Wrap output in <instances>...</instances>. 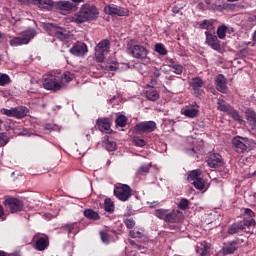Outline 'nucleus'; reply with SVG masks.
Instances as JSON below:
<instances>
[{
  "label": "nucleus",
  "mask_w": 256,
  "mask_h": 256,
  "mask_svg": "<svg viewBox=\"0 0 256 256\" xmlns=\"http://www.w3.org/2000/svg\"><path fill=\"white\" fill-rule=\"evenodd\" d=\"M114 195L119 201L127 202L132 195V189L127 184L119 183L114 188Z\"/></svg>",
  "instance_id": "obj_6"
},
{
  "label": "nucleus",
  "mask_w": 256,
  "mask_h": 256,
  "mask_svg": "<svg viewBox=\"0 0 256 256\" xmlns=\"http://www.w3.org/2000/svg\"><path fill=\"white\" fill-rule=\"evenodd\" d=\"M1 115H6L7 117H13L16 119H23L25 116H27V110L24 108H12V109H6L2 108L0 110Z\"/></svg>",
  "instance_id": "obj_11"
},
{
  "label": "nucleus",
  "mask_w": 256,
  "mask_h": 256,
  "mask_svg": "<svg viewBox=\"0 0 256 256\" xmlns=\"http://www.w3.org/2000/svg\"><path fill=\"white\" fill-rule=\"evenodd\" d=\"M157 205H159V202L154 201V202L150 203V208H154Z\"/></svg>",
  "instance_id": "obj_62"
},
{
  "label": "nucleus",
  "mask_w": 256,
  "mask_h": 256,
  "mask_svg": "<svg viewBox=\"0 0 256 256\" xmlns=\"http://www.w3.org/2000/svg\"><path fill=\"white\" fill-rule=\"evenodd\" d=\"M9 142H10V138L6 135L5 132H1L0 133V147H4Z\"/></svg>",
  "instance_id": "obj_44"
},
{
  "label": "nucleus",
  "mask_w": 256,
  "mask_h": 256,
  "mask_svg": "<svg viewBox=\"0 0 256 256\" xmlns=\"http://www.w3.org/2000/svg\"><path fill=\"white\" fill-rule=\"evenodd\" d=\"M227 115H230L234 121H238L240 124H243L244 120L239 115V112L235 109H232L227 113Z\"/></svg>",
  "instance_id": "obj_35"
},
{
  "label": "nucleus",
  "mask_w": 256,
  "mask_h": 256,
  "mask_svg": "<svg viewBox=\"0 0 256 256\" xmlns=\"http://www.w3.org/2000/svg\"><path fill=\"white\" fill-rule=\"evenodd\" d=\"M104 11L108 15H117L118 17L127 16L129 11L127 8H121L118 5L110 4L104 8Z\"/></svg>",
  "instance_id": "obj_13"
},
{
  "label": "nucleus",
  "mask_w": 256,
  "mask_h": 256,
  "mask_svg": "<svg viewBox=\"0 0 256 256\" xmlns=\"http://www.w3.org/2000/svg\"><path fill=\"white\" fill-rule=\"evenodd\" d=\"M124 224L126 225L127 229H133L136 225V222L132 218H126L124 219Z\"/></svg>",
  "instance_id": "obj_48"
},
{
  "label": "nucleus",
  "mask_w": 256,
  "mask_h": 256,
  "mask_svg": "<svg viewBox=\"0 0 256 256\" xmlns=\"http://www.w3.org/2000/svg\"><path fill=\"white\" fill-rule=\"evenodd\" d=\"M105 211L108 213L114 212V203L111 201L110 198L105 199Z\"/></svg>",
  "instance_id": "obj_39"
},
{
  "label": "nucleus",
  "mask_w": 256,
  "mask_h": 256,
  "mask_svg": "<svg viewBox=\"0 0 256 256\" xmlns=\"http://www.w3.org/2000/svg\"><path fill=\"white\" fill-rule=\"evenodd\" d=\"M36 35L37 31L35 29H28L23 32L22 36L14 37L10 40L9 44L12 47L27 45Z\"/></svg>",
  "instance_id": "obj_4"
},
{
  "label": "nucleus",
  "mask_w": 256,
  "mask_h": 256,
  "mask_svg": "<svg viewBox=\"0 0 256 256\" xmlns=\"http://www.w3.org/2000/svg\"><path fill=\"white\" fill-rule=\"evenodd\" d=\"M192 184L196 189L200 191H202L205 188V182L203 178L192 181Z\"/></svg>",
  "instance_id": "obj_40"
},
{
  "label": "nucleus",
  "mask_w": 256,
  "mask_h": 256,
  "mask_svg": "<svg viewBox=\"0 0 256 256\" xmlns=\"http://www.w3.org/2000/svg\"><path fill=\"white\" fill-rule=\"evenodd\" d=\"M127 117L124 115H118V117L115 119L116 126L124 128L127 126Z\"/></svg>",
  "instance_id": "obj_34"
},
{
  "label": "nucleus",
  "mask_w": 256,
  "mask_h": 256,
  "mask_svg": "<svg viewBox=\"0 0 256 256\" xmlns=\"http://www.w3.org/2000/svg\"><path fill=\"white\" fill-rule=\"evenodd\" d=\"M164 222L168 224H177L180 222V218L178 216V212L173 211L169 212L166 216V218L163 220Z\"/></svg>",
  "instance_id": "obj_25"
},
{
  "label": "nucleus",
  "mask_w": 256,
  "mask_h": 256,
  "mask_svg": "<svg viewBox=\"0 0 256 256\" xmlns=\"http://www.w3.org/2000/svg\"><path fill=\"white\" fill-rule=\"evenodd\" d=\"M72 1V4H74V5H79L80 3H83V2H85V0H71Z\"/></svg>",
  "instance_id": "obj_56"
},
{
  "label": "nucleus",
  "mask_w": 256,
  "mask_h": 256,
  "mask_svg": "<svg viewBox=\"0 0 256 256\" xmlns=\"http://www.w3.org/2000/svg\"><path fill=\"white\" fill-rule=\"evenodd\" d=\"M228 80L226 76L223 74H218L215 78V85H216V90L220 93H227L228 90Z\"/></svg>",
  "instance_id": "obj_20"
},
{
  "label": "nucleus",
  "mask_w": 256,
  "mask_h": 256,
  "mask_svg": "<svg viewBox=\"0 0 256 256\" xmlns=\"http://www.w3.org/2000/svg\"><path fill=\"white\" fill-rule=\"evenodd\" d=\"M117 70H118V67L113 66V65L109 66V71H117Z\"/></svg>",
  "instance_id": "obj_61"
},
{
  "label": "nucleus",
  "mask_w": 256,
  "mask_h": 256,
  "mask_svg": "<svg viewBox=\"0 0 256 256\" xmlns=\"http://www.w3.org/2000/svg\"><path fill=\"white\" fill-rule=\"evenodd\" d=\"M189 205H190V201L187 198H182L180 200L178 208L185 211L189 208Z\"/></svg>",
  "instance_id": "obj_43"
},
{
  "label": "nucleus",
  "mask_w": 256,
  "mask_h": 256,
  "mask_svg": "<svg viewBox=\"0 0 256 256\" xmlns=\"http://www.w3.org/2000/svg\"><path fill=\"white\" fill-rule=\"evenodd\" d=\"M155 51L160 55V56H165L168 54L167 49H165L163 44H155Z\"/></svg>",
  "instance_id": "obj_41"
},
{
  "label": "nucleus",
  "mask_w": 256,
  "mask_h": 256,
  "mask_svg": "<svg viewBox=\"0 0 256 256\" xmlns=\"http://www.w3.org/2000/svg\"><path fill=\"white\" fill-rule=\"evenodd\" d=\"M22 4L36 5L41 9L52 10L55 2L53 0H19Z\"/></svg>",
  "instance_id": "obj_12"
},
{
  "label": "nucleus",
  "mask_w": 256,
  "mask_h": 256,
  "mask_svg": "<svg viewBox=\"0 0 256 256\" xmlns=\"http://www.w3.org/2000/svg\"><path fill=\"white\" fill-rule=\"evenodd\" d=\"M60 81L62 83H70L74 79V74L69 71L64 72V74L60 75Z\"/></svg>",
  "instance_id": "obj_33"
},
{
  "label": "nucleus",
  "mask_w": 256,
  "mask_h": 256,
  "mask_svg": "<svg viewBox=\"0 0 256 256\" xmlns=\"http://www.w3.org/2000/svg\"><path fill=\"white\" fill-rule=\"evenodd\" d=\"M201 175H202L201 170H199V169L192 170L189 172L188 181L189 182L197 181V180L201 179Z\"/></svg>",
  "instance_id": "obj_29"
},
{
  "label": "nucleus",
  "mask_w": 256,
  "mask_h": 256,
  "mask_svg": "<svg viewBox=\"0 0 256 256\" xmlns=\"http://www.w3.org/2000/svg\"><path fill=\"white\" fill-rule=\"evenodd\" d=\"M247 21L250 22V23H254L256 21V15H250L247 18Z\"/></svg>",
  "instance_id": "obj_54"
},
{
  "label": "nucleus",
  "mask_w": 256,
  "mask_h": 256,
  "mask_svg": "<svg viewBox=\"0 0 256 256\" xmlns=\"http://www.w3.org/2000/svg\"><path fill=\"white\" fill-rule=\"evenodd\" d=\"M153 78H160L161 72L159 69L156 68L155 72L152 73Z\"/></svg>",
  "instance_id": "obj_53"
},
{
  "label": "nucleus",
  "mask_w": 256,
  "mask_h": 256,
  "mask_svg": "<svg viewBox=\"0 0 256 256\" xmlns=\"http://www.w3.org/2000/svg\"><path fill=\"white\" fill-rule=\"evenodd\" d=\"M99 10L96 6L91 4H83L74 16H72L71 21L75 24H83L88 21H93L98 18Z\"/></svg>",
  "instance_id": "obj_1"
},
{
  "label": "nucleus",
  "mask_w": 256,
  "mask_h": 256,
  "mask_svg": "<svg viewBox=\"0 0 256 256\" xmlns=\"http://www.w3.org/2000/svg\"><path fill=\"white\" fill-rule=\"evenodd\" d=\"M193 94L196 97H201L205 94L203 88L205 87V81L201 77H194L190 82Z\"/></svg>",
  "instance_id": "obj_10"
},
{
  "label": "nucleus",
  "mask_w": 256,
  "mask_h": 256,
  "mask_svg": "<svg viewBox=\"0 0 256 256\" xmlns=\"http://www.w3.org/2000/svg\"><path fill=\"white\" fill-rule=\"evenodd\" d=\"M157 128V125L154 121H144L138 124H135L134 129L139 134H149L153 133Z\"/></svg>",
  "instance_id": "obj_9"
},
{
  "label": "nucleus",
  "mask_w": 256,
  "mask_h": 256,
  "mask_svg": "<svg viewBox=\"0 0 256 256\" xmlns=\"http://www.w3.org/2000/svg\"><path fill=\"white\" fill-rule=\"evenodd\" d=\"M243 243V239L235 238L232 241L224 243V246L221 249L220 253H222L223 256L231 255L235 253L239 249V245Z\"/></svg>",
  "instance_id": "obj_8"
},
{
  "label": "nucleus",
  "mask_w": 256,
  "mask_h": 256,
  "mask_svg": "<svg viewBox=\"0 0 256 256\" xmlns=\"http://www.w3.org/2000/svg\"><path fill=\"white\" fill-rule=\"evenodd\" d=\"M62 228L68 234L77 235L80 232V223L79 222H72V223L63 225Z\"/></svg>",
  "instance_id": "obj_24"
},
{
  "label": "nucleus",
  "mask_w": 256,
  "mask_h": 256,
  "mask_svg": "<svg viewBox=\"0 0 256 256\" xmlns=\"http://www.w3.org/2000/svg\"><path fill=\"white\" fill-rule=\"evenodd\" d=\"M11 78L8 74H1L0 75V86H5L10 84Z\"/></svg>",
  "instance_id": "obj_42"
},
{
  "label": "nucleus",
  "mask_w": 256,
  "mask_h": 256,
  "mask_svg": "<svg viewBox=\"0 0 256 256\" xmlns=\"http://www.w3.org/2000/svg\"><path fill=\"white\" fill-rule=\"evenodd\" d=\"M256 226V220L255 219H250L247 220V218H243L242 221L233 223L228 229H227V234L229 235H235L240 232L244 233H252L251 228Z\"/></svg>",
  "instance_id": "obj_2"
},
{
  "label": "nucleus",
  "mask_w": 256,
  "mask_h": 256,
  "mask_svg": "<svg viewBox=\"0 0 256 256\" xmlns=\"http://www.w3.org/2000/svg\"><path fill=\"white\" fill-rule=\"evenodd\" d=\"M49 247V238L47 235L37 237L34 249L39 252H44Z\"/></svg>",
  "instance_id": "obj_23"
},
{
  "label": "nucleus",
  "mask_w": 256,
  "mask_h": 256,
  "mask_svg": "<svg viewBox=\"0 0 256 256\" xmlns=\"http://www.w3.org/2000/svg\"><path fill=\"white\" fill-rule=\"evenodd\" d=\"M177 65L178 63H176V61H174L173 59H168V67L173 68Z\"/></svg>",
  "instance_id": "obj_52"
},
{
  "label": "nucleus",
  "mask_w": 256,
  "mask_h": 256,
  "mask_svg": "<svg viewBox=\"0 0 256 256\" xmlns=\"http://www.w3.org/2000/svg\"><path fill=\"white\" fill-rule=\"evenodd\" d=\"M4 215H5L4 208H3L2 205H0V219H1L2 217H4Z\"/></svg>",
  "instance_id": "obj_57"
},
{
  "label": "nucleus",
  "mask_w": 256,
  "mask_h": 256,
  "mask_svg": "<svg viewBox=\"0 0 256 256\" xmlns=\"http://www.w3.org/2000/svg\"><path fill=\"white\" fill-rule=\"evenodd\" d=\"M110 49H111L110 40L109 39L101 40L95 48L96 52L94 53V55L96 56V61L98 63H104L107 54H109L110 52Z\"/></svg>",
  "instance_id": "obj_5"
},
{
  "label": "nucleus",
  "mask_w": 256,
  "mask_h": 256,
  "mask_svg": "<svg viewBox=\"0 0 256 256\" xmlns=\"http://www.w3.org/2000/svg\"><path fill=\"white\" fill-rule=\"evenodd\" d=\"M111 119L110 118H98L96 120V127L101 132L111 133Z\"/></svg>",
  "instance_id": "obj_22"
},
{
  "label": "nucleus",
  "mask_w": 256,
  "mask_h": 256,
  "mask_svg": "<svg viewBox=\"0 0 256 256\" xmlns=\"http://www.w3.org/2000/svg\"><path fill=\"white\" fill-rule=\"evenodd\" d=\"M228 27L226 25H221L220 27L217 28V37L220 40L226 39V34H227Z\"/></svg>",
  "instance_id": "obj_32"
},
{
  "label": "nucleus",
  "mask_w": 256,
  "mask_h": 256,
  "mask_svg": "<svg viewBox=\"0 0 256 256\" xmlns=\"http://www.w3.org/2000/svg\"><path fill=\"white\" fill-rule=\"evenodd\" d=\"M254 145V140L248 139L247 137L235 136L232 139V147L238 154H245L246 152L251 151Z\"/></svg>",
  "instance_id": "obj_3"
},
{
  "label": "nucleus",
  "mask_w": 256,
  "mask_h": 256,
  "mask_svg": "<svg viewBox=\"0 0 256 256\" xmlns=\"http://www.w3.org/2000/svg\"><path fill=\"white\" fill-rule=\"evenodd\" d=\"M215 10H216L217 12H223V11H224V8L222 7V5H218V6H216Z\"/></svg>",
  "instance_id": "obj_58"
},
{
  "label": "nucleus",
  "mask_w": 256,
  "mask_h": 256,
  "mask_svg": "<svg viewBox=\"0 0 256 256\" xmlns=\"http://www.w3.org/2000/svg\"><path fill=\"white\" fill-rule=\"evenodd\" d=\"M55 37H56V39H58L60 41H65L68 39L69 35L67 33H65L64 31L58 30L55 33Z\"/></svg>",
  "instance_id": "obj_45"
},
{
  "label": "nucleus",
  "mask_w": 256,
  "mask_h": 256,
  "mask_svg": "<svg viewBox=\"0 0 256 256\" xmlns=\"http://www.w3.org/2000/svg\"><path fill=\"white\" fill-rule=\"evenodd\" d=\"M100 238H101L102 243H105L106 245H108L110 243V236L107 232L101 231Z\"/></svg>",
  "instance_id": "obj_47"
},
{
  "label": "nucleus",
  "mask_w": 256,
  "mask_h": 256,
  "mask_svg": "<svg viewBox=\"0 0 256 256\" xmlns=\"http://www.w3.org/2000/svg\"><path fill=\"white\" fill-rule=\"evenodd\" d=\"M84 217H86L90 220H93V221H97L101 218L99 216V214L97 212H95L93 209L84 210Z\"/></svg>",
  "instance_id": "obj_28"
},
{
  "label": "nucleus",
  "mask_w": 256,
  "mask_h": 256,
  "mask_svg": "<svg viewBox=\"0 0 256 256\" xmlns=\"http://www.w3.org/2000/svg\"><path fill=\"white\" fill-rule=\"evenodd\" d=\"M133 143L137 147H144L147 144V142L143 138H140V137H134Z\"/></svg>",
  "instance_id": "obj_46"
},
{
  "label": "nucleus",
  "mask_w": 256,
  "mask_h": 256,
  "mask_svg": "<svg viewBox=\"0 0 256 256\" xmlns=\"http://www.w3.org/2000/svg\"><path fill=\"white\" fill-rule=\"evenodd\" d=\"M150 84L151 85H156L157 84V78H152L151 80H150Z\"/></svg>",
  "instance_id": "obj_60"
},
{
  "label": "nucleus",
  "mask_w": 256,
  "mask_h": 256,
  "mask_svg": "<svg viewBox=\"0 0 256 256\" xmlns=\"http://www.w3.org/2000/svg\"><path fill=\"white\" fill-rule=\"evenodd\" d=\"M169 212L170 211L167 209H157L155 210L154 215L164 221Z\"/></svg>",
  "instance_id": "obj_36"
},
{
  "label": "nucleus",
  "mask_w": 256,
  "mask_h": 256,
  "mask_svg": "<svg viewBox=\"0 0 256 256\" xmlns=\"http://www.w3.org/2000/svg\"><path fill=\"white\" fill-rule=\"evenodd\" d=\"M244 115L246 116L248 125L251 128V134L256 136V112L251 108H248L246 111H244Z\"/></svg>",
  "instance_id": "obj_19"
},
{
  "label": "nucleus",
  "mask_w": 256,
  "mask_h": 256,
  "mask_svg": "<svg viewBox=\"0 0 256 256\" xmlns=\"http://www.w3.org/2000/svg\"><path fill=\"white\" fill-rule=\"evenodd\" d=\"M129 235H130V237L132 239H143L144 231L143 230L134 229V230L130 231Z\"/></svg>",
  "instance_id": "obj_38"
},
{
  "label": "nucleus",
  "mask_w": 256,
  "mask_h": 256,
  "mask_svg": "<svg viewBox=\"0 0 256 256\" xmlns=\"http://www.w3.org/2000/svg\"><path fill=\"white\" fill-rule=\"evenodd\" d=\"M106 149L108 151H116L117 150V143L114 141H108L106 143Z\"/></svg>",
  "instance_id": "obj_49"
},
{
  "label": "nucleus",
  "mask_w": 256,
  "mask_h": 256,
  "mask_svg": "<svg viewBox=\"0 0 256 256\" xmlns=\"http://www.w3.org/2000/svg\"><path fill=\"white\" fill-rule=\"evenodd\" d=\"M255 176H256V171H255L254 173H249V174H248V177H249V178H253V177H255Z\"/></svg>",
  "instance_id": "obj_64"
},
{
  "label": "nucleus",
  "mask_w": 256,
  "mask_h": 256,
  "mask_svg": "<svg viewBox=\"0 0 256 256\" xmlns=\"http://www.w3.org/2000/svg\"><path fill=\"white\" fill-rule=\"evenodd\" d=\"M244 215L247 216V217H244V218H247V220H252L255 217V213L249 208L244 209Z\"/></svg>",
  "instance_id": "obj_50"
},
{
  "label": "nucleus",
  "mask_w": 256,
  "mask_h": 256,
  "mask_svg": "<svg viewBox=\"0 0 256 256\" xmlns=\"http://www.w3.org/2000/svg\"><path fill=\"white\" fill-rule=\"evenodd\" d=\"M87 52H88L87 44L82 42L75 43L72 46V48L69 49V53H71V55L76 57H83L86 55Z\"/></svg>",
  "instance_id": "obj_14"
},
{
  "label": "nucleus",
  "mask_w": 256,
  "mask_h": 256,
  "mask_svg": "<svg viewBox=\"0 0 256 256\" xmlns=\"http://www.w3.org/2000/svg\"><path fill=\"white\" fill-rule=\"evenodd\" d=\"M4 206L9 209L10 213L15 214L23 211L24 202L19 198L7 197Z\"/></svg>",
  "instance_id": "obj_7"
},
{
  "label": "nucleus",
  "mask_w": 256,
  "mask_h": 256,
  "mask_svg": "<svg viewBox=\"0 0 256 256\" xmlns=\"http://www.w3.org/2000/svg\"><path fill=\"white\" fill-rule=\"evenodd\" d=\"M55 6L56 9L63 12H75L78 9L77 4H74L71 1H58Z\"/></svg>",
  "instance_id": "obj_21"
},
{
  "label": "nucleus",
  "mask_w": 256,
  "mask_h": 256,
  "mask_svg": "<svg viewBox=\"0 0 256 256\" xmlns=\"http://www.w3.org/2000/svg\"><path fill=\"white\" fill-rule=\"evenodd\" d=\"M171 69H173V72L176 75H181L183 72V66H181L180 64H177L176 66H173Z\"/></svg>",
  "instance_id": "obj_51"
},
{
  "label": "nucleus",
  "mask_w": 256,
  "mask_h": 256,
  "mask_svg": "<svg viewBox=\"0 0 256 256\" xmlns=\"http://www.w3.org/2000/svg\"><path fill=\"white\" fill-rule=\"evenodd\" d=\"M198 26L202 30L205 29L207 31H210L213 27V22H211L209 20H204V21L198 22Z\"/></svg>",
  "instance_id": "obj_37"
},
{
  "label": "nucleus",
  "mask_w": 256,
  "mask_h": 256,
  "mask_svg": "<svg viewBox=\"0 0 256 256\" xmlns=\"http://www.w3.org/2000/svg\"><path fill=\"white\" fill-rule=\"evenodd\" d=\"M43 87L48 91H55V92L60 91L62 88L56 76H50V78L44 79Z\"/></svg>",
  "instance_id": "obj_15"
},
{
  "label": "nucleus",
  "mask_w": 256,
  "mask_h": 256,
  "mask_svg": "<svg viewBox=\"0 0 256 256\" xmlns=\"http://www.w3.org/2000/svg\"><path fill=\"white\" fill-rule=\"evenodd\" d=\"M172 12L174 14H178V13H180V9L178 7H174V8H172Z\"/></svg>",
  "instance_id": "obj_59"
},
{
  "label": "nucleus",
  "mask_w": 256,
  "mask_h": 256,
  "mask_svg": "<svg viewBox=\"0 0 256 256\" xmlns=\"http://www.w3.org/2000/svg\"><path fill=\"white\" fill-rule=\"evenodd\" d=\"M198 9L201 10V11H204L205 9V4L203 2H199L198 3Z\"/></svg>",
  "instance_id": "obj_55"
},
{
  "label": "nucleus",
  "mask_w": 256,
  "mask_h": 256,
  "mask_svg": "<svg viewBox=\"0 0 256 256\" xmlns=\"http://www.w3.org/2000/svg\"><path fill=\"white\" fill-rule=\"evenodd\" d=\"M131 55L139 60H144L148 56V50L143 45H133L131 47Z\"/></svg>",
  "instance_id": "obj_17"
},
{
  "label": "nucleus",
  "mask_w": 256,
  "mask_h": 256,
  "mask_svg": "<svg viewBox=\"0 0 256 256\" xmlns=\"http://www.w3.org/2000/svg\"><path fill=\"white\" fill-rule=\"evenodd\" d=\"M199 114V110L198 109H184L182 110V115L190 118V119H194L198 116Z\"/></svg>",
  "instance_id": "obj_30"
},
{
  "label": "nucleus",
  "mask_w": 256,
  "mask_h": 256,
  "mask_svg": "<svg viewBox=\"0 0 256 256\" xmlns=\"http://www.w3.org/2000/svg\"><path fill=\"white\" fill-rule=\"evenodd\" d=\"M233 108L230 106V104L223 99H218L217 102V110H220L221 112H224L228 114Z\"/></svg>",
  "instance_id": "obj_26"
},
{
  "label": "nucleus",
  "mask_w": 256,
  "mask_h": 256,
  "mask_svg": "<svg viewBox=\"0 0 256 256\" xmlns=\"http://www.w3.org/2000/svg\"><path fill=\"white\" fill-rule=\"evenodd\" d=\"M206 35V44L215 51L221 50L220 40L218 36L215 34L210 33L209 31L205 32Z\"/></svg>",
  "instance_id": "obj_16"
},
{
  "label": "nucleus",
  "mask_w": 256,
  "mask_h": 256,
  "mask_svg": "<svg viewBox=\"0 0 256 256\" xmlns=\"http://www.w3.org/2000/svg\"><path fill=\"white\" fill-rule=\"evenodd\" d=\"M223 10H227L229 8V4L228 3H223V5H221Z\"/></svg>",
  "instance_id": "obj_63"
},
{
  "label": "nucleus",
  "mask_w": 256,
  "mask_h": 256,
  "mask_svg": "<svg viewBox=\"0 0 256 256\" xmlns=\"http://www.w3.org/2000/svg\"><path fill=\"white\" fill-rule=\"evenodd\" d=\"M146 98L151 101H156L160 99V94L155 88L151 87L146 90Z\"/></svg>",
  "instance_id": "obj_27"
},
{
  "label": "nucleus",
  "mask_w": 256,
  "mask_h": 256,
  "mask_svg": "<svg viewBox=\"0 0 256 256\" xmlns=\"http://www.w3.org/2000/svg\"><path fill=\"white\" fill-rule=\"evenodd\" d=\"M207 164L210 168L221 169L224 166L222 156L218 153H213L209 155Z\"/></svg>",
  "instance_id": "obj_18"
},
{
  "label": "nucleus",
  "mask_w": 256,
  "mask_h": 256,
  "mask_svg": "<svg viewBox=\"0 0 256 256\" xmlns=\"http://www.w3.org/2000/svg\"><path fill=\"white\" fill-rule=\"evenodd\" d=\"M151 168H152V163L144 164V165L140 166L138 171H136V174L144 176V175L148 174L149 171H151Z\"/></svg>",
  "instance_id": "obj_31"
}]
</instances>
